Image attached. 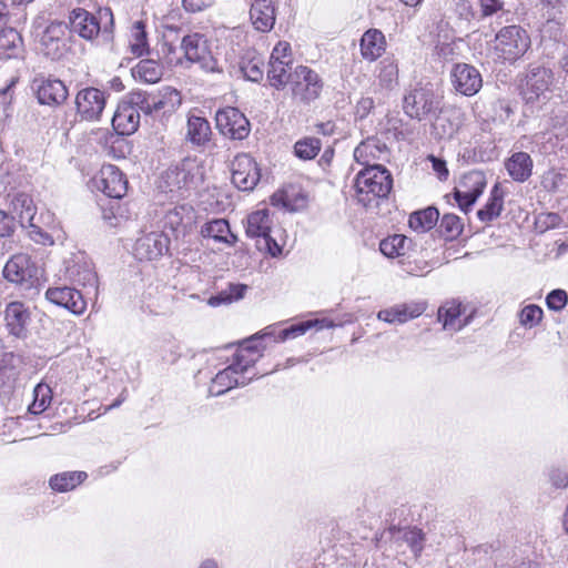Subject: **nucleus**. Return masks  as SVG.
Masks as SVG:
<instances>
[{"label":"nucleus","mask_w":568,"mask_h":568,"mask_svg":"<svg viewBox=\"0 0 568 568\" xmlns=\"http://www.w3.org/2000/svg\"><path fill=\"white\" fill-rule=\"evenodd\" d=\"M31 316L30 307L23 302H9L3 311L4 326L9 335L18 339H26L29 336Z\"/></svg>","instance_id":"nucleus-14"},{"label":"nucleus","mask_w":568,"mask_h":568,"mask_svg":"<svg viewBox=\"0 0 568 568\" xmlns=\"http://www.w3.org/2000/svg\"><path fill=\"white\" fill-rule=\"evenodd\" d=\"M322 143L317 138H303L295 142L294 154L304 161L314 159L321 151Z\"/></svg>","instance_id":"nucleus-48"},{"label":"nucleus","mask_w":568,"mask_h":568,"mask_svg":"<svg viewBox=\"0 0 568 568\" xmlns=\"http://www.w3.org/2000/svg\"><path fill=\"white\" fill-rule=\"evenodd\" d=\"M23 41L13 28L0 30V55L7 59L18 58L22 53Z\"/></svg>","instance_id":"nucleus-40"},{"label":"nucleus","mask_w":568,"mask_h":568,"mask_svg":"<svg viewBox=\"0 0 568 568\" xmlns=\"http://www.w3.org/2000/svg\"><path fill=\"white\" fill-rule=\"evenodd\" d=\"M16 227L14 217L0 210V236L10 237L14 233Z\"/></svg>","instance_id":"nucleus-61"},{"label":"nucleus","mask_w":568,"mask_h":568,"mask_svg":"<svg viewBox=\"0 0 568 568\" xmlns=\"http://www.w3.org/2000/svg\"><path fill=\"white\" fill-rule=\"evenodd\" d=\"M247 286L245 284H229L227 288L221 291L214 296H211L209 300V304L211 306H220L222 304H230L234 301L241 300Z\"/></svg>","instance_id":"nucleus-46"},{"label":"nucleus","mask_w":568,"mask_h":568,"mask_svg":"<svg viewBox=\"0 0 568 568\" xmlns=\"http://www.w3.org/2000/svg\"><path fill=\"white\" fill-rule=\"evenodd\" d=\"M92 186L109 197L121 199L126 194L128 181L119 168L106 164L92 179Z\"/></svg>","instance_id":"nucleus-13"},{"label":"nucleus","mask_w":568,"mask_h":568,"mask_svg":"<svg viewBox=\"0 0 568 568\" xmlns=\"http://www.w3.org/2000/svg\"><path fill=\"white\" fill-rule=\"evenodd\" d=\"M38 102L43 105L55 106L62 104L68 98L65 84L55 78L37 77L32 82Z\"/></svg>","instance_id":"nucleus-18"},{"label":"nucleus","mask_w":568,"mask_h":568,"mask_svg":"<svg viewBox=\"0 0 568 568\" xmlns=\"http://www.w3.org/2000/svg\"><path fill=\"white\" fill-rule=\"evenodd\" d=\"M23 365L22 356L12 352H7L2 355L0 376L7 375L9 378H16L20 373Z\"/></svg>","instance_id":"nucleus-50"},{"label":"nucleus","mask_w":568,"mask_h":568,"mask_svg":"<svg viewBox=\"0 0 568 568\" xmlns=\"http://www.w3.org/2000/svg\"><path fill=\"white\" fill-rule=\"evenodd\" d=\"M27 226L31 229L30 236L36 243L42 245H53L54 241L52 236L49 233L43 232L39 226L34 225L33 221L31 224H27Z\"/></svg>","instance_id":"nucleus-63"},{"label":"nucleus","mask_w":568,"mask_h":568,"mask_svg":"<svg viewBox=\"0 0 568 568\" xmlns=\"http://www.w3.org/2000/svg\"><path fill=\"white\" fill-rule=\"evenodd\" d=\"M386 151V145L378 140L367 139L355 148L354 159L357 163L368 168V165H377L373 162L379 160Z\"/></svg>","instance_id":"nucleus-33"},{"label":"nucleus","mask_w":568,"mask_h":568,"mask_svg":"<svg viewBox=\"0 0 568 568\" xmlns=\"http://www.w3.org/2000/svg\"><path fill=\"white\" fill-rule=\"evenodd\" d=\"M427 304L422 301L398 303L383 308L377 313V318L388 324H404L419 317L426 311Z\"/></svg>","instance_id":"nucleus-24"},{"label":"nucleus","mask_w":568,"mask_h":568,"mask_svg":"<svg viewBox=\"0 0 568 568\" xmlns=\"http://www.w3.org/2000/svg\"><path fill=\"white\" fill-rule=\"evenodd\" d=\"M408 240L403 234H395L393 236H388L381 241L379 251L383 255L389 258L398 257L405 255L406 253V244L409 243Z\"/></svg>","instance_id":"nucleus-45"},{"label":"nucleus","mask_w":568,"mask_h":568,"mask_svg":"<svg viewBox=\"0 0 568 568\" xmlns=\"http://www.w3.org/2000/svg\"><path fill=\"white\" fill-rule=\"evenodd\" d=\"M261 179L255 160L248 154H239L232 162V182L241 191H252Z\"/></svg>","instance_id":"nucleus-16"},{"label":"nucleus","mask_w":568,"mask_h":568,"mask_svg":"<svg viewBox=\"0 0 568 568\" xmlns=\"http://www.w3.org/2000/svg\"><path fill=\"white\" fill-rule=\"evenodd\" d=\"M531 45L530 36L518 24L503 27L489 45L493 60L499 63L517 62Z\"/></svg>","instance_id":"nucleus-3"},{"label":"nucleus","mask_w":568,"mask_h":568,"mask_svg":"<svg viewBox=\"0 0 568 568\" xmlns=\"http://www.w3.org/2000/svg\"><path fill=\"white\" fill-rule=\"evenodd\" d=\"M203 181V169L196 158H185L169 166L160 178L159 187L164 193L183 194L196 189Z\"/></svg>","instance_id":"nucleus-4"},{"label":"nucleus","mask_w":568,"mask_h":568,"mask_svg":"<svg viewBox=\"0 0 568 568\" xmlns=\"http://www.w3.org/2000/svg\"><path fill=\"white\" fill-rule=\"evenodd\" d=\"M464 307L460 302L455 300L447 301L444 303L437 313V318L443 323V327L446 331L457 332L460 331L468 324V318H462Z\"/></svg>","instance_id":"nucleus-28"},{"label":"nucleus","mask_w":568,"mask_h":568,"mask_svg":"<svg viewBox=\"0 0 568 568\" xmlns=\"http://www.w3.org/2000/svg\"><path fill=\"white\" fill-rule=\"evenodd\" d=\"M479 7V19H485L504 11V2L501 0H477Z\"/></svg>","instance_id":"nucleus-57"},{"label":"nucleus","mask_w":568,"mask_h":568,"mask_svg":"<svg viewBox=\"0 0 568 568\" xmlns=\"http://www.w3.org/2000/svg\"><path fill=\"white\" fill-rule=\"evenodd\" d=\"M506 170L513 180L525 182L532 172V160L526 152L514 153L505 163Z\"/></svg>","instance_id":"nucleus-36"},{"label":"nucleus","mask_w":568,"mask_h":568,"mask_svg":"<svg viewBox=\"0 0 568 568\" xmlns=\"http://www.w3.org/2000/svg\"><path fill=\"white\" fill-rule=\"evenodd\" d=\"M486 187V178L480 171H470L466 173L454 190V199L459 209L465 213L475 204Z\"/></svg>","instance_id":"nucleus-12"},{"label":"nucleus","mask_w":568,"mask_h":568,"mask_svg":"<svg viewBox=\"0 0 568 568\" xmlns=\"http://www.w3.org/2000/svg\"><path fill=\"white\" fill-rule=\"evenodd\" d=\"M504 209V192L499 184H495L490 191L487 203L477 211V216L481 222L488 223L497 219Z\"/></svg>","instance_id":"nucleus-38"},{"label":"nucleus","mask_w":568,"mask_h":568,"mask_svg":"<svg viewBox=\"0 0 568 568\" xmlns=\"http://www.w3.org/2000/svg\"><path fill=\"white\" fill-rule=\"evenodd\" d=\"M201 233L204 237H210L219 243H225L229 246L234 245L237 237L231 232L230 224L225 219H214L202 226Z\"/></svg>","instance_id":"nucleus-35"},{"label":"nucleus","mask_w":568,"mask_h":568,"mask_svg":"<svg viewBox=\"0 0 568 568\" xmlns=\"http://www.w3.org/2000/svg\"><path fill=\"white\" fill-rule=\"evenodd\" d=\"M354 186L357 201L369 206L374 201L387 197L393 187V178L385 166L368 165L356 174Z\"/></svg>","instance_id":"nucleus-5"},{"label":"nucleus","mask_w":568,"mask_h":568,"mask_svg":"<svg viewBox=\"0 0 568 568\" xmlns=\"http://www.w3.org/2000/svg\"><path fill=\"white\" fill-rule=\"evenodd\" d=\"M562 224V219L558 213H541L536 219V225L540 232H545L550 229L559 227Z\"/></svg>","instance_id":"nucleus-56"},{"label":"nucleus","mask_w":568,"mask_h":568,"mask_svg":"<svg viewBox=\"0 0 568 568\" xmlns=\"http://www.w3.org/2000/svg\"><path fill=\"white\" fill-rule=\"evenodd\" d=\"M402 539L408 545L415 556H418L424 547V534L418 528L405 529Z\"/></svg>","instance_id":"nucleus-54"},{"label":"nucleus","mask_w":568,"mask_h":568,"mask_svg":"<svg viewBox=\"0 0 568 568\" xmlns=\"http://www.w3.org/2000/svg\"><path fill=\"white\" fill-rule=\"evenodd\" d=\"M64 274L65 278L72 284L82 287H92L97 291L98 275L92 262L84 253L79 252L68 261Z\"/></svg>","instance_id":"nucleus-15"},{"label":"nucleus","mask_w":568,"mask_h":568,"mask_svg":"<svg viewBox=\"0 0 568 568\" xmlns=\"http://www.w3.org/2000/svg\"><path fill=\"white\" fill-rule=\"evenodd\" d=\"M75 105L82 120L97 121L105 108V94L97 88H85L78 92Z\"/></svg>","instance_id":"nucleus-21"},{"label":"nucleus","mask_w":568,"mask_h":568,"mask_svg":"<svg viewBox=\"0 0 568 568\" xmlns=\"http://www.w3.org/2000/svg\"><path fill=\"white\" fill-rule=\"evenodd\" d=\"M129 48L135 57L149 53V43L145 26L142 21H135L130 30Z\"/></svg>","instance_id":"nucleus-44"},{"label":"nucleus","mask_w":568,"mask_h":568,"mask_svg":"<svg viewBox=\"0 0 568 568\" xmlns=\"http://www.w3.org/2000/svg\"><path fill=\"white\" fill-rule=\"evenodd\" d=\"M194 223L195 212L189 205H178L170 209L163 219V227L171 230L176 239L185 236L192 230Z\"/></svg>","instance_id":"nucleus-25"},{"label":"nucleus","mask_w":568,"mask_h":568,"mask_svg":"<svg viewBox=\"0 0 568 568\" xmlns=\"http://www.w3.org/2000/svg\"><path fill=\"white\" fill-rule=\"evenodd\" d=\"M568 303V295L566 291L557 288L552 290L546 296L547 307L551 311L559 312L566 307Z\"/></svg>","instance_id":"nucleus-55"},{"label":"nucleus","mask_w":568,"mask_h":568,"mask_svg":"<svg viewBox=\"0 0 568 568\" xmlns=\"http://www.w3.org/2000/svg\"><path fill=\"white\" fill-rule=\"evenodd\" d=\"M215 121L221 134L229 139L243 140L250 134V122L236 108L227 106L217 111Z\"/></svg>","instance_id":"nucleus-11"},{"label":"nucleus","mask_w":568,"mask_h":568,"mask_svg":"<svg viewBox=\"0 0 568 568\" xmlns=\"http://www.w3.org/2000/svg\"><path fill=\"white\" fill-rule=\"evenodd\" d=\"M464 121L463 112L457 108H448L440 112L433 128L439 139H452Z\"/></svg>","instance_id":"nucleus-27"},{"label":"nucleus","mask_w":568,"mask_h":568,"mask_svg":"<svg viewBox=\"0 0 568 568\" xmlns=\"http://www.w3.org/2000/svg\"><path fill=\"white\" fill-rule=\"evenodd\" d=\"M440 230L447 239H454L462 233L463 224L457 215L444 214L440 220Z\"/></svg>","instance_id":"nucleus-53"},{"label":"nucleus","mask_w":568,"mask_h":568,"mask_svg":"<svg viewBox=\"0 0 568 568\" xmlns=\"http://www.w3.org/2000/svg\"><path fill=\"white\" fill-rule=\"evenodd\" d=\"M88 477L84 471H63L50 478V487L59 493L74 489Z\"/></svg>","instance_id":"nucleus-43"},{"label":"nucleus","mask_w":568,"mask_h":568,"mask_svg":"<svg viewBox=\"0 0 568 568\" xmlns=\"http://www.w3.org/2000/svg\"><path fill=\"white\" fill-rule=\"evenodd\" d=\"M181 48L190 62L197 63L206 72L215 71L216 62L207 50L203 36L199 33L185 36L182 39Z\"/></svg>","instance_id":"nucleus-20"},{"label":"nucleus","mask_w":568,"mask_h":568,"mask_svg":"<svg viewBox=\"0 0 568 568\" xmlns=\"http://www.w3.org/2000/svg\"><path fill=\"white\" fill-rule=\"evenodd\" d=\"M67 29L62 22H52L44 30L40 44L44 55L51 60H59L67 51Z\"/></svg>","instance_id":"nucleus-23"},{"label":"nucleus","mask_w":568,"mask_h":568,"mask_svg":"<svg viewBox=\"0 0 568 568\" xmlns=\"http://www.w3.org/2000/svg\"><path fill=\"white\" fill-rule=\"evenodd\" d=\"M52 400V390L45 384H38L33 389V402L29 405V412L38 415L44 412Z\"/></svg>","instance_id":"nucleus-49"},{"label":"nucleus","mask_w":568,"mask_h":568,"mask_svg":"<svg viewBox=\"0 0 568 568\" xmlns=\"http://www.w3.org/2000/svg\"><path fill=\"white\" fill-rule=\"evenodd\" d=\"M154 101H152L153 110H155V115L162 114H171L173 113L182 103V97L180 91L172 87H163L156 92L153 93Z\"/></svg>","instance_id":"nucleus-32"},{"label":"nucleus","mask_w":568,"mask_h":568,"mask_svg":"<svg viewBox=\"0 0 568 568\" xmlns=\"http://www.w3.org/2000/svg\"><path fill=\"white\" fill-rule=\"evenodd\" d=\"M256 247L258 251L267 252L273 257H276L282 253V247L270 235V233L266 236H263L261 240L256 241Z\"/></svg>","instance_id":"nucleus-59"},{"label":"nucleus","mask_w":568,"mask_h":568,"mask_svg":"<svg viewBox=\"0 0 568 568\" xmlns=\"http://www.w3.org/2000/svg\"><path fill=\"white\" fill-rule=\"evenodd\" d=\"M291 64V44L286 41H278L272 50L267 70V79L273 88L280 90L288 83L292 75Z\"/></svg>","instance_id":"nucleus-9"},{"label":"nucleus","mask_w":568,"mask_h":568,"mask_svg":"<svg viewBox=\"0 0 568 568\" xmlns=\"http://www.w3.org/2000/svg\"><path fill=\"white\" fill-rule=\"evenodd\" d=\"M128 103L134 106L136 112H142L145 115H155V110H153L152 101H154L153 93H149L145 91H132L125 99Z\"/></svg>","instance_id":"nucleus-47"},{"label":"nucleus","mask_w":568,"mask_h":568,"mask_svg":"<svg viewBox=\"0 0 568 568\" xmlns=\"http://www.w3.org/2000/svg\"><path fill=\"white\" fill-rule=\"evenodd\" d=\"M262 356L253 341L246 342L234 353L231 363L219 371L209 387L211 396H221L234 387H243L258 377L254 365Z\"/></svg>","instance_id":"nucleus-1"},{"label":"nucleus","mask_w":568,"mask_h":568,"mask_svg":"<svg viewBox=\"0 0 568 568\" xmlns=\"http://www.w3.org/2000/svg\"><path fill=\"white\" fill-rule=\"evenodd\" d=\"M544 312L541 307L535 304L525 306L519 313V323L527 328L537 326L542 320Z\"/></svg>","instance_id":"nucleus-52"},{"label":"nucleus","mask_w":568,"mask_h":568,"mask_svg":"<svg viewBox=\"0 0 568 568\" xmlns=\"http://www.w3.org/2000/svg\"><path fill=\"white\" fill-rule=\"evenodd\" d=\"M240 70L245 79L252 82H258L263 79V61L261 58H252L243 60L240 64Z\"/></svg>","instance_id":"nucleus-51"},{"label":"nucleus","mask_w":568,"mask_h":568,"mask_svg":"<svg viewBox=\"0 0 568 568\" xmlns=\"http://www.w3.org/2000/svg\"><path fill=\"white\" fill-rule=\"evenodd\" d=\"M537 7L545 11L548 18H555L565 7V0H536Z\"/></svg>","instance_id":"nucleus-60"},{"label":"nucleus","mask_w":568,"mask_h":568,"mask_svg":"<svg viewBox=\"0 0 568 568\" xmlns=\"http://www.w3.org/2000/svg\"><path fill=\"white\" fill-rule=\"evenodd\" d=\"M69 28L81 39L97 43H109L113 39L114 19L108 7L95 12L75 8L69 13Z\"/></svg>","instance_id":"nucleus-2"},{"label":"nucleus","mask_w":568,"mask_h":568,"mask_svg":"<svg viewBox=\"0 0 568 568\" xmlns=\"http://www.w3.org/2000/svg\"><path fill=\"white\" fill-rule=\"evenodd\" d=\"M450 80L454 89L466 97L475 95L483 87L480 72L467 63L455 64L450 71Z\"/></svg>","instance_id":"nucleus-19"},{"label":"nucleus","mask_w":568,"mask_h":568,"mask_svg":"<svg viewBox=\"0 0 568 568\" xmlns=\"http://www.w3.org/2000/svg\"><path fill=\"white\" fill-rule=\"evenodd\" d=\"M549 480L555 488H566L568 486V474L560 468H552L549 471Z\"/></svg>","instance_id":"nucleus-64"},{"label":"nucleus","mask_w":568,"mask_h":568,"mask_svg":"<svg viewBox=\"0 0 568 568\" xmlns=\"http://www.w3.org/2000/svg\"><path fill=\"white\" fill-rule=\"evenodd\" d=\"M112 123L121 134H132L139 128L140 113L135 111L134 106L124 100L119 104L113 115Z\"/></svg>","instance_id":"nucleus-29"},{"label":"nucleus","mask_w":568,"mask_h":568,"mask_svg":"<svg viewBox=\"0 0 568 568\" xmlns=\"http://www.w3.org/2000/svg\"><path fill=\"white\" fill-rule=\"evenodd\" d=\"M438 105L439 101L433 89L416 87L404 97L403 109L409 118L422 120L434 113Z\"/></svg>","instance_id":"nucleus-10"},{"label":"nucleus","mask_w":568,"mask_h":568,"mask_svg":"<svg viewBox=\"0 0 568 568\" xmlns=\"http://www.w3.org/2000/svg\"><path fill=\"white\" fill-rule=\"evenodd\" d=\"M554 72L544 65H530L521 84L520 94L526 104L546 103L550 99Z\"/></svg>","instance_id":"nucleus-6"},{"label":"nucleus","mask_w":568,"mask_h":568,"mask_svg":"<svg viewBox=\"0 0 568 568\" xmlns=\"http://www.w3.org/2000/svg\"><path fill=\"white\" fill-rule=\"evenodd\" d=\"M161 357L165 363L174 364L180 357L179 345L173 341H169L161 348Z\"/></svg>","instance_id":"nucleus-62"},{"label":"nucleus","mask_w":568,"mask_h":568,"mask_svg":"<svg viewBox=\"0 0 568 568\" xmlns=\"http://www.w3.org/2000/svg\"><path fill=\"white\" fill-rule=\"evenodd\" d=\"M385 37L377 29L367 30L361 39V53L364 59L375 61L385 51Z\"/></svg>","instance_id":"nucleus-34"},{"label":"nucleus","mask_w":568,"mask_h":568,"mask_svg":"<svg viewBox=\"0 0 568 568\" xmlns=\"http://www.w3.org/2000/svg\"><path fill=\"white\" fill-rule=\"evenodd\" d=\"M45 298L57 305L70 311L74 315H82L87 310V301L82 293L70 286H54L45 291Z\"/></svg>","instance_id":"nucleus-22"},{"label":"nucleus","mask_w":568,"mask_h":568,"mask_svg":"<svg viewBox=\"0 0 568 568\" xmlns=\"http://www.w3.org/2000/svg\"><path fill=\"white\" fill-rule=\"evenodd\" d=\"M250 18L254 28L261 32H268L275 24L274 0H253Z\"/></svg>","instance_id":"nucleus-26"},{"label":"nucleus","mask_w":568,"mask_h":568,"mask_svg":"<svg viewBox=\"0 0 568 568\" xmlns=\"http://www.w3.org/2000/svg\"><path fill=\"white\" fill-rule=\"evenodd\" d=\"M288 83L293 99L304 104L318 99L324 85L320 74L306 65L296 67Z\"/></svg>","instance_id":"nucleus-8"},{"label":"nucleus","mask_w":568,"mask_h":568,"mask_svg":"<svg viewBox=\"0 0 568 568\" xmlns=\"http://www.w3.org/2000/svg\"><path fill=\"white\" fill-rule=\"evenodd\" d=\"M170 240L163 232L141 235L134 244V256L140 261H155L169 252Z\"/></svg>","instance_id":"nucleus-17"},{"label":"nucleus","mask_w":568,"mask_h":568,"mask_svg":"<svg viewBox=\"0 0 568 568\" xmlns=\"http://www.w3.org/2000/svg\"><path fill=\"white\" fill-rule=\"evenodd\" d=\"M132 75L144 83H156L163 75V67L156 60L144 59L132 68Z\"/></svg>","instance_id":"nucleus-41"},{"label":"nucleus","mask_w":568,"mask_h":568,"mask_svg":"<svg viewBox=\"0 0 568 568\" xmlns=\"http://www.w3.org/2000/svg\"><path fill=\"white\" fill-rule=\"evenodd\" d=\"M8 197L10 209L18 215L20 225L24 227L31 224L37 213L32 197L24 192L8 194Z\"/></svg>","instance_id":"nucleus-30"},{"label":"nucleus","mask_w":568,"mask_h":568,"mask_svg":"<svg viewBox=\"0 0 568 568\" xmlns=\"http://www.w3.org/2000/svg\"><path fill=\"white\" fill-rule=\"evenodd\" d=\"M211 126L206 119L191 115L186 124V139L194 145H203L210 141Z\"/></svg>","instance_id":"nucleus-39"},{"label":"nucleus","mask_w":568,"mask_h":568,"mask_svg":"<svg viewBox=\"0 0 568 568\" xmlns=\"http://www.w3.org/2000/svg\"><path fill=\"white\" fill-rule=\"evenodd\" d=\"M377 85L381 90L392 91L398 85V64L394 57H385L376 65Z\"/></svg>","instance_id":"nucleus-31"},{"label":"nucleus","mask_w":568,"mask_h":568,"mask_svg":"<svg viewBox=\"0 0 568 568\" xmlns=\"http://www.w3.org/2000/svg\"><path fill=\"white\" fill-rule=\"evenodd\" d=\"M272 220L267 209L258 210L247 216L245 232L248 237L261 240L271 232Z\"/></svg>","instance_id":"nucleus-37"},{"label":"nucleus","mask_w":568,"mask_h":568,"mask_svg":"<svg viewBox=\"0 0 568 568\" xmlns=\"http://www.w3.org/2000/svg\"><path fill=\"white\" fill-rule=\"evenodd\" d=\"M439 219L437 209L429 206L425 210L414 212L409 215L408 224L417 233H425L432 230Z\"/></svg>","instance_id":"nucleus-42"},{"label":"nucleus","mask_w":568,"mask_h":568,"mask_svg":"<svg viewBox=\"0 0 568 568\" xmlns=\"http://www.w3.org/2000/svg\"><path fill=\"white\" fill-rule=\"evenodd\" d=\"M3 277L24 291L36 290L40 271L31 256L24 253L12 255L3 266Z\"/></svg>","instance_id":"nucleus-7"},{"label":"nucleus","mask_w":568,"mask_h":568,"mask_svg":"<svg viewBox=\"0 0 568 568\" xmlns=\"http://www.w3.org/2000/svg\"><path fill=\"white\" fill-rule=\"evenodd\" d=\"M310 329L307 321L293 324L290 327L283 328L278 332V339L284 342L286 339L295 338L304 335Z\"/></svg>","instance_id":"nucleus-58"}]
</instances>
